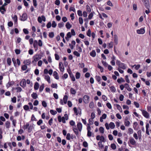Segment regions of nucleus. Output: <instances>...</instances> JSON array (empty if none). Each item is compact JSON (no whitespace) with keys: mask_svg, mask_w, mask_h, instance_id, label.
Returning a JSON list of instances; mask_svg holds the SVG:
<instances>
[{"mask_svg":"<svg viewBox=\"0 0 151 151\" xmlns=\"http://www.w3.org/2000/svg\"><path fill=\"white\" fill-rule=\"evenodd\" d=\"M22 128L24 130L27 129L28 132H30L32 131V126L31 125L29 126L28 122L26 123V124L24 125L22 127Z\"/></svg>","mask_w":151,"mask_h":151,"instance_id":"nucleus-1","label":"nucleus"},{"mask_svg":"<svg viewBox=\"0 0 151 151\" xmlns=\"http://www.w3.org/2000/svg\"><path fill=\"white\" fill-rule=\"evenodd\" d=\"M33 60L32 61V63L33 65L35 66L37 64L36 62L38 61V54H37L34 55L32 58Z\"/></svg>","mask_w":151,"mask_h":151,"instance_id":"nucleus-2","label":"nucleus"},{"mask_svg":"<svg viewBox=\"0 0 151 151\" xmlns=\"http://www.w3.org/2000/svg\"><path fill=\"white\" fill-rule=\"evenodd\" d=\"M140 110L144 117L147 119H148L149 118V114L146 111L142 109H141Z\"/></svg>","mask_w":151,"mask_h":151,"instance_id":"nucleus-3","label":"nucleus"},{"mask_svg":"<svg viewBox=\"0 0 151 151\" xmlns=\"http://www.w3.org/2000/svg\"><path fill=\"white\" fill-rule=\"evenodd\" d=\"M20 20L21 21H25L26 20L27 18V17L26 13H23L22 16H20Z\"/></svg>","mask_w":151,"mask_h":151,"instance_id":"nucleus-4","label":"nucleus"},{"mask_svg":"<svg viewBox=\"0 0 151 151\" xmlns=\"http://www.w3.org/2000/svg\"><path fill=\"white\" fill-rule=\"evenodd\" d=\"M83 100L85 103H88L89 101V96L87 95H84L83 97Z\"/></svg>","mask_w":151,"mask_h":151,"instance_id":"nucleus-5","label":"nucleus"},{"mask_svg":"<svg viewBox=\"0 0 151 151\" xmlns=\"http://www.w3.org/2000/svg\"><path fill=\"white\" fill-rule=\"evenodd\" d=\"M87 135L88 137H91V136L92 133L91 131V127L89 124H87Z\"/></svg>","mask_w":151,"mask_h":151,"instance_id":"nucleus-6","label":"nucleus"},{"mask_svg":"<svg viewBox=\"0 0 151 151\" xmlns=\"http://www.w3.org/2000/svg\"><path fill=\"white\" fill-rule=\"evenodd\" d=\"M68 72L69 75L70 77L71 78V80L73 81H75V78L73 74L72 73L70 69L69 70H68Z\"/></svg>","mask_w":151,"mask_h":151,"instance_id":"nucleus-7","label":"nucleus"},{"mask_svg":"<svg viewBox=\"0 0 151 151\" xmlns=\"http://www.w3.org/2000/svg\"><path fill=\"white\" fill-rule=\"evenodd\" d=\"M58 122H61L62 121L63 123H65L66 122V119L64 116H63L62 117H61L60 115H59L58 116Z\"/></svg>","mask_w":151,"mask_h":151,"instance_id":"nucleus-8","label":"nucleus"},{"mask_svg":"<svg viewBox=\"0 0 151 151\" xmlns=\"http://www.w3.org/2000/svg\"><path fill=\"white\" fill-rule=\"evenodd\" d=\"M96 139L97 140H100V142H105V138L104 136H101V137L99 135H98L96 137Z\"/></svg>","mask_w":151,"mask_h":151,"instance_id":"nucleus-9","label":"nucleus"},{"mask_svg":"<svg viewBox=\"0 0 151 151\" xmlns=\"http://www.w3.org/2000/svg\"><path fill=\"white\" fill-rule=\"evenodd\" d=\"M145 32V31L144 28H141L137 30V32L138 34H143Z\"/></svg>","mask_w":151,"mask_h":151,"instance_id":"nucleus-10","label":"nucleus"},{"mask_svg":"<svg viewBox=\"0 0 151 151\" xmlns=\"http://www.w3.org/2000/svg\"><path fill=\"white\" fill-rule=\"evenodd\" d=\"M45 22L46 21V18L44 15H42L41 17H38V22L41 23L42 21Z\"/></svg>","mask_w":151,"mask_h":151,"instance_id":"nucleus-11","label":"nucleus"},{"mask_svg":"<svg viewBox=\"0 0 151 151\" xmlns=\"http://www.w3.org/2000/svg\"><path fill=\"white\" fill-rule=\"evenodd\" d=\"M59 68L60 71L63 72L64 70V68L63 64V63L61 62H60L59 63Z\"/></svg>","mask_w":151,"mask_h":151,"instance_id":"nucleus-12","label":"nucleus"},{"mask_svg":"<svg viewBox=\"0 0 151 151\" xmlns=\"http://www.w3.org/2000/svg\"><path fill=\"white\" fill-rule=\"evenodd\" d=\"M33 46L35 49V51H36L38 49V41L37 40H35L34 41V42L33 43Z\"/></svg>","mask_w":151,"mask_h":151,"instance_id":"nucleus-13","label":"nucleus"},{"mask_svg":"<svg viewBox=\"0 0 151 151\" xmlns=\"http://www.w3.org/2000/svg\"><path fill=\"white\" fill-rule=\"evenodd\" d=\"M142 1L144 3L145 5L147 8L148 9L150 7L149 2L148 0H143Z\"/></svg>","mask_w":151,"mask_h":151,"instance_id":"nucleus-14","label":"nucleus"},{"mask_svg":"<svg viewBox=\"0 0 151 151\" xmlns=\"http://www.w3.org/2000/svg\"><path fill=\"white\" fill-rule=\"evenodd\" d=\"M129 142L132 145H134L136 144V142L133 138L130 139L129 140Z\"/></svg>","mask_w":151,"mask_h":151,"instance_id":"nucleus-15","label":"nucleus"},{"mask_svg":"<svg viewBox=\"0 0 151 151\" xmlns=\"http://www.w3.org/2000/svg\"><path fill=\"white\" fill-rule=\"evenodd\" d=\"M77 127L78 130L79 131H81L82 128V125L81 123H78L77 124Z\"/></svg>","mask_w":151,"mask_h":151,"instance_id":"nucleus-16","label":"nucleus"},{"mask_svg":"<svg viewBox=\"0 0 151 151\" xmlns=\"http://www.w3.org/2000/svg\"><path fill=\"white\" fill-rule=\"evenodd\" d=\"M14 83V82L13 81L11 82L9 81L8 83L6 84V86L7 88H8L10 87L13 85Z\"/></svg>","mask_w":151,"mask_h":151,"instance_id":"nucleus-17","label":"nucleus"},{"mask_svg":"<svg viewBox=\"0 0 151 151\" xmlns=\"http://www.w3.org/2000/svg\"><path fill=\"white\" fill-rule=\"evenodd\" d=\"M20 85L21 86L24 88L26 86V81L25 79H24V81H22L20 83Z\"/></svg>","mask_w":151,"mask_h":151,"instance_id":"nucleus-18","label":"nucleus"},{"mask_svg":"<svg viewBox=\"0 0 151 151\" xmlns=\"http://www.w3.org/2000/svg\"><path fill=\"white\" fill-rule=\"evenodd\" d=\"M124 86L125 88L129 91H132V89L129 86V85L127 83H125L124 84Z\"/></svg>","mask_w":151,"mask_h":151,"instance_id":"nucleus-19","label":"nucleus"},{"mask_svg":"<svg viewBox=\"0 0 151 151\" xmlns=\"http://www.w3.org/2000/svg\"><path fill=\"white\" fill-rule=\"evenodd\" d=\"M130 124V122L128 120L127 118H125L124 122V124L125 125L126 127L129 126Z\"/></svg>","mask_w":151,"mask_h":151,"instance_id":"nucleus-20","label":"nucleus"},{"mask_svg":"<svg viewBox=\"0 0 151 151\" xmlns=\"http://www.w3.org/2000/svg\"><path fill=\"white\" fill-rule=\"evenodd\" d=\"M90 55L93 57H94L96 56V53L95 50H93L90 53Z\"/></svg>","mask_w":151,"mask_h":151,"instance_id":"nucleus-21","label":"nucleus"},{"mask_svg":"<svg viewBox=\"0 0 151 151\" xmlns=\"http://www.w3.org/2000/svg\"><path fill=\"white\" fill-rule=\"evenodd\" d=\"M119 66V67L123 69H125L127 68L126 65L123 63H121Z\"/></svg>","mask_w":151,"mask_h":151,"instance_id":"nucleus-22","label":"nucleus"},{"mask_svg":"<svg viewBox=\"0 0 151 151\" xmlns=\"http://www.w3.org/2000/svg\"><path fill=\"white\" fill-rule=\"evenodd\" d=\"M31 63V60L29 59L24 60L23 62L24 64L27 65H29Z\"/></svg>","mask_w":151,"mask_h":151,"instance_id":"nucleus-23","label":"nucleus"},{"mask_svg":"<svg viewBox=\"0 0 151 151\" xmlns=\"http://www.w3.org/2000/svg\"><path fill=\"white\" fill-rule=\"evenodd\" d=\"M7 5V4L6 3H4V4L1 6V7L0 8V11L1 10H3L5 12L6 11V10L5 7H4L5 6H6Z\"/></svg>","mask_w":151,"mask_h":151,"instance_id":"nucleus-24","label":"nucleus"},{"mask_svg":"<svg viewBox=\"0 0 151 151\" xmlns=\"http://www.w3.org/2000/svg\"><path fill=\"white\" fill-rule=\"evenodd\" d=\"M95 78L96 81H97L99 82V84H101V77L99 76H95Z\"/></svg>","mask_w":151,"mask_h":151,"instance_id":"nucleus-25","label":"nucleus"},{"mask_svg":"<svg viewBox=\"0 0 151 151\" xmlns=\"http://www.w3.org/2000/svg\"><path fill=\"white\" fill-rule=\"evenodd\" d=\"M53 76L54 78L58 80L59 79V77L58 73L56 71H55L53 73Z\"/></svg>","mask_w":151,"mask_h":151,"instance_id":"nucleus-26","label":"nucleus"},{"mask_svg":"<svg viewBox=\"0 0 151 151\" xmlns=\"http://www.w3.org/2000/svg\"><path fill=\"white\" fill-rule=\"evenodd\" d=\"M114 42L115 43L116 45H117L118 43V39L117 35H114Z\"/></svg>","mask_w":151,"mask_h":151,"instance_id":"nucleus-27","label":"nucleus"},{"mask_svg":"<svg viewBox=\"0 0 151 151\" xmlns=\"http://www.w3.org/2000/svg\"><path fill=\"white\" fill-rule=\"evenodd\" d=\"M70 93L72 94L75 95L76 93V91L73 88H71L70 90Z\"/></svg>","mask_w":151,"mask_h":151,"instance_id":"nucleus-28","label":"nucleus"},{"mask_svg":"<svg viewBox=\"0 0 151 151\" xmlns=\"http://www.w3.org/2000/svg\"><path fill=\"white\" fill-rule=\"evenodd\" d=\"M45 78L48 82V83H50V78L48 75L45 76Z\"/></svg>","mask_w":151,"mask_h":151,"instance_id":"nucleus-29","label":"nucleus"},{"mask_svg":"<svg viewBox=\"0 0 151 151\" xmlns=\"http://www.w3.org/2000/svg\"><path fill=\"white\" fill-rule=\"evenodd\" d=\"M109 126L110 128L113 129L115 127V125L114 123L111 122L109 124Z\"/></svg>","mask_w":151,"mask_h":151,"instance_id":"nucleus-30","label":"nucleus"},{"mask_svg":"<svg viewBox=\"0 0 151 151\" xmlns=\"http://www.w3.org/2000/svg\"><path fill=\"white\" fill-rule=\"evenodd\" d=\"M110 88L111 91L113 92H115L116 91V89L115 87L114 86H112L110 87Z\"/></svg>","mask_w":151,"mask_h":151,"instance_id":"nucleus-31","label":"nucleus"},{"mask_svg":"<svg viewBox=\"0 0 151 151\" xmlns=\"http://www.w3.org/2000/svg\"><path fill=\"white\" fill-rule=\"evenodd\" d=\"M68 96L67 95H65L63 98V102L65 104H66L67 103Z\"/></svg>","mask_w":151,"mask_h":151,"instance_id":"nucleus-32","label":"nucleus"},{"mask_svg":"<svg viewBox=\"0 0 151 151\" xmlns=\"http://www.w3.org/2000/svg\"><path fill=\"white\" fill-rule=\"evenodd\" d=\"M117 82L119 83H120L122 82H125V81L124 79L122 78H118L117 80Z\"/></svg>","mask_w":151,"mask_h":151,"instance_id":"nucleus-33","label":"nucleus"},{"mask_svg":"<svg viewBox=\"0 0 151 151\" xmlns=\"http://www.w3.org/2000/svg\"><path fill=\"white\" fill-rule=\"evenodd\" d=\"M133 133V129L131 128H129L128 129V133L130 135L132 134Z\"/></svg>","mask_w":151,"mask_h":151,"instance_id":"nucleus-34","label":"nucleus"},{"mask_svg":"<svg viewBox=\"0 0 151 151\" xmlns=\"http://www.w3.org/2000/svg\"><path fill=\"white\" fill-rule=\"evenodd\" d=\"M7 63L9 65H10L12 63L11 59L10 58H8L7 59Z\"/></svg>","mask_w":151,"mask_h":151,"instance_id":"nucleus-35","label":"nucleus"},{"mask_svg":"<svg viewBox=\"0 0 151 151\" xmlns=\"http://www.w3.org/2000/svg\"><path fill=\"white\" fill-rule=\"evenodd\" d=\"M5 124L7 128H9L10 127V123L9 121H6V122Z\"/></svg>","mask_w":151,"mask_h":151,"instance_id":"nucleus-36","label":"nucleus"},{"mask_svg":"<svg viewBox=\"0 0 151 151\" xmlns=\"http://www.w3.org/2000/svg\"><path fill=\"white\" fill-rule=\"evenodd\" d=\"M32 97L34 99H36L37 98V95L36 93H33L31 95Z\"/></svg>","mask_w":151,"mask_h":151,"instance_id":"nucleus-37","label":"nucleus"},{"mask_svg":"<svg viewBox=\"0 0 151 151\" xmlns=\"http://www.w3.org/2000/svg\"><path fill=\"white\" fill-rule=\"evenodd\" d=\"M81 74L80 73L78 72H77L76 73L75 76L76 78L77 79H78L80 78Z\"/></svg>","mask_w":151,"mask_h":151,"instance_id":"nucleus-38","label":"nucleus"},{"mask_svg":"<svg viewBox=\"0 0 151 151\" xmlns=\"http://www.w3.org/2000/svg\"><path fill=\"white\" fill-rule=\"evenodd\" d=\"M98 144L99 147L101 149H102L104 147V145L102 144L101 142H99Z\"/></svg>","mask_w":151,"mask_h":151,"instance_id":"nucleus-39","label":"nucleus"},{"mask_svg":"<svg viewBox=\"0 0 151 151\" xmlns=\"http://www.w3.org/2000/svg\"><path fill=\"white\" fill-rule=\"evenodd\" d=\"M12 19L14 20V23H17V17L16 15H14V17H12Z\"/></svg>","mask_w":151,"mask_h":151,"instance_id":"nucleus-40","label":"nucleus"},{"mask_svg":"<svg viewBox=\"0 0 151 151\" xmlns=\"http://www.w3.org/2000/svg\"><path fill=\"white\" fill-rule=\"evenodd\" d=\"M111 147L112 150H114L116 148V145L114 143L111 144Z\"/></svg>","mask_w":151,"mask_h":151,"instance_id":"nucleus-41","label":"nucleus"},{"mask_svg":"<svg viewBox=\"0 0 151 151\" xmlns=\"http://www.w3.org/2000/svg\"><path fill=\"white\" fill-rule=\"evenodd\" d=\"M50 112L52 115H55L57 113V111L53 110H50Z\"/></svg>","mask_w":151,"mask_h":151,"instance_id":"nucleus-42","label":"nucleus"},{"mask_svg":"<svg viewBox=\"0 0 151 151\" xmlns=\"http://www.w3.org/2000/svg\"><path fill=\"white\" fill-rule=\"evenodd\" d=\"M65 26L67 29H70L71 27V25L69 22L66 23Z\"/></svg>","mask_w":151,"mask_h":151,"instance_id":"nucleus-43","label":"nucleus"},{"mask_svg":"<svg viewBox=\"0 0 151 151\" xmlns=\"http://www.w3.org/2000/svg\"><path fill=\"white\" fill-rule=\"evenodd\" d=\"M68 75L67 73H65L64 75L62 76L61 78L63 79H66L68 78Z\"/></svg>","mask_w":151,"mask_h":151,"instance_id":"nucleus-44","label":"nucleus"},{"mask_svg":"<svg viewBox=\"0 0 151 151\" xmlns=\"http://www.w3.org/2000/svg\"><path fill=\"white\" fill-rule=\"evenodd\" d=\"M89 107L91 109H93L94 107V103L93 101H91L89 104Z\"/></svg>","mask_w":151,"mask_h":151,"instance_id":"nucleus-45","label":"nucleus"},{"mask_svg":"<svg viewBox=\"0 0 151 151\" xmlns=\"http://www.w3.org/2000/svg\"><path fill=\"white\" fill-rule=\"evenodd\" d=\"M99 131L100 133L103 134L104 132V129L103 127H101L99 128Z\"/></svg>","mask_w":151,"mask_h":151,"instance_id":"nucleus-46","label":"nucleus"},{"mask_svg":"<svg viewBox=\"0 0 151 151\" xmlns=\"http://www.w3.org/2000/svg\"><path fill=\"white\" fill-rule=\"evenodd\" d=\"M14 89H17V92H20L22 91V88L20 87H17L15 88H14Z\"/></svg>","mask_w":151,"mask_h":151,"instance_id":"nucleus-47","label":"nucleus"},{"mask_svg":"<svg viewBox=\"0 0 151 151\" xmlns=\"http://www.w3.org/2000/svg\"><path fill=\"white\" fill-rule=\"evenodd\" d=\"M116 106L117 109L121 112L122 111V108L121 106L119 104H116Z\"/></svg>","mask_w":151,"mask_h":151,"instance_id":"nucleus-48","label":"nucleus"},{"mask_svg":"<svg viewBox=\"0 0 151 151\" xmlns=\"http://www.w3.org/2000/svg\"><path fill=\"white\" fill-rule=\"evenodd\" d=\"M113 47V44L112 42H110V43H108V48H112Z\"/></svg>","mask_w":151,"mask_h":151,"instance_id":"nucleus-49","label":"nucleus"},{"mask_svg":"<svg viewBox=\"0 0 151 151\" xmlns=\"http://www.w3.org/2000/svg\"><path fill=\"white\" fill-rule=\"evenodd\" d=\"M49 36L50 38H53L54 36V34L53 32H50L49 34Z\"/></svg>","mask_w":151,"mask_h":151,"instance_id":"nucleus-50","label":"nucleus"},{"mask_svg":"<svg viewBox=\"0 0 151 151\" xmlns=\"http://www.w3.org/2000/svg\"><path fill=\"white\" fill-rule=\"evenodd\" d=\"M73 53L74 55H75L76 56L78 57H80V54L77 51H74Z\"/></svg>","mask_w":151,"mask_h":151,"instance_id":"nucleus-51","label":"nucleus"},{"mask_svg":"<svg viewBox=\"0 0 151 151\" xmlns=\"http://www.w3.org/2000/svg\"><path fill=\"white\" fill-rule=\"evenodd\" d=\"M51 87L53 88H57V83H52L51 85Z\"/></svg>","mask_w":151,"mask_h":151,"instance_id":"nucleus-52","label":"nucleus"},{"mask_svg":"<svg viewBox=\"0 0 151 151\" xmlns=\"http://www.w3.org/2000/svg\"><path fill=\"white\" fill-rule=\"evenodd\" d=\"M88 122L89 123V125H90V124L92 125L93 124V119L90 118L88 120Z\"/></svg>","mask_w":151,"mask_h":151,"instance_id":"nucleus-53","label":"nucleus"},{"mask_svg":"<svg viewBox=\"0 0 151 151\" xmlns=\"http://www.w3.org/2000/svg\"><path fill=\"white\" fill-rule=\"evenodd\" d=\"M44 88V84H42L40 87L39 88V91L40 92H42Z\"/></svg>","mask_w":151,"mask_h":151,"instance_id":"nucleus-54","label":"nucleus"},{"mask_svg":"<svg viewBox=\"0 0 151 151\" xmlns=\"http://www.w3.org/2000/svg\"><path fill=\"white\" fill-rule=\"evenodd\" d=\"M79 21L80 24H82L83 22V19L81 17H79Z\"/></svg>","mask_w":151,"mask_h":151,"instance_id":"nucleus-55","label":"nucleus"},{"mask_svg":"<svg viewBox=\"0 0 151 151\" xmlns=\"http://www.w3.org/2000/svg\"><path fill=\"white\" fill-rule=\"evenodd\" d=\"M31 121H37L34 115L33 114L32 115V116H31Z\"/></svg>","mask_w":151,"mask_h":151,"instance_id":"nucleus-56","label":"nucleus"},{"mask_svg":"<svg viewBox=\"0 0 151 151\" xmlns=\"http://www.w3.org/2000/svg\"><path fill=\"white\" fill-rule=\"evenodd\" d=\"M27 65H24L22 66L21 67L22 69L23 70H25L27 68Z\"/></svg>","mask_w":151,"mask_h":151,"instance_id":"nucleus-57","label":"nucleus"},{"mask_svg":"<svg viewBox=\"0 0 151 151\" xmlns=\"http://www.w3.org/2000/svg\"><path fill=\"white\" fill-rule=\"evenodd\" d=\"M134 104L136 107L137 108H138L139 107V104L136 101H134Z\"/></svg>","mask_w":151,"mask_h":151,"instance_id":"nucleus-58","label":"nucleus"},{"mask_svg":"<svg viewBox=\"0 0 151 151\" xmlns=\"http://www.w3.org/2000/svg\"><path fill=\"white\" fill-rule=\"evenodd\" d=\"M23 108L26 111L28 110L29 109V106L27 105H24L23 106Z\"/></svg>","mask_w":151,"mask_h":151,"instance_id":"nucleus-59","label":"nucleus"},{"mask_svg":"<svg viewBox=\"0 0 151 151\" xmlns=\"http://www.w3.org/2000/svg\"><path fill=\"white\" fill-rule=\"evenodd\" d=\"M64 23L63 22H61L58 24V27L60 28H61L64 26Z\"/></svg>","mask_w":151,"mask_h":151,"instance_id":"nucleus-60","label":"nucleus"},{"mask_svg":"<svg viewBox=\"0 0 151 151\" xmlns=\"http://www.w3.org/2000/svg\"><path fill=\"white\" fill-rule=\"evenodd\" d=\"M12 101L13 103H15L17 101V98L15 97H14L12 98Z\"/></svg>","mask_w":151,"mask_h":151,"instance_id":"nucleus-61","label":"nucleus"},{"mask_svg":"<svg viewBox=\"0 0 151 151\" xmlns=\"http://www.w3.org/2000/svg\"><path fill=\"white\" fill-rule=\"evenodd\" d=\"M74 132L76 134L77 136L78 134V129L76 128L73 129Z\"/></svg>","mask_w":151,"mask_h":151,"instance_id":"nucleus-62","label":"nucleus"},{"mask_svg":"<svg viewBox=\"0 0 151 151\" xmlns=\"http://www.w3.org/2000/svg\"><path fill=\"white\" fill-rule=\"evenodd\" d=\"M86 7L87 11L88 12H90L91 11V9L90 6L88 5H87L86 6Z\"/></svg>","mask_w":151,"mask_h":151,"instance_id":"nucleus-63","label":"nucleus"},{"mask_svg":"<svg viewBox=\"0 0 151 151\" xmlns=\"http://www.w3.org/2000/svg\"><path fill=\"white\" fill-rule=\"evenodd\" d=\"M83 146L85 147H86L88 146V144L86 141H84L83 143Z\"/></svg>","mask_w":151,"mask_h":151,"instance_id":"nucleus-64","label":"nucleus"}]
</instances>
